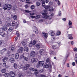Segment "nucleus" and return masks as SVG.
I'll use <instances>...</instances> for the list:
<instances>
[{
    "label": "nucleus",
    "instance_id": "26",
    "mask_svg": "<svg viewBox=\"0 0 77 77\" xmlns=\"http://www.w3.org/2000/svg\"><path fill=\"white\" fill-rule=\"evenodd\" d=\"M43 51H44V49H42L40 50V51H39V53L40 55H42V53Z\"/></svg>",
    "mask_w": 77,
    "mask_h": 77
},
{
    "label": "nucleus",
    "instance_id": "51",
    "mask_svg": "<svg viewBox=\"0 0 77 77\" xmlns=\"http://www.w3.org/2000/svg\"><path fill=\"white\" fill-rule=\"evenodd\" d=\"M43 21H44V20L43 19H41L39 21V22L42 23L43 22Z\"/></svg>",
    "mask_w": 77,
    "mask_h": 77
},
{
    "label": "nucleus",
    "instance_id": "59",
    "mask_svg": "<svg viewBox=\"0 0 77 77\" xmlns=\"http://www.w3.org/2000/svg\"><path fill=\"white\" fill-rule=\"evenodd\" d=\"M67 67H68V68H69V67H70L69 66V64L68 63H67Z\"/></svg>",
    "mask_w": 77,
    "mask_h": 77
},
{
    "label": "nucleus",
    "instance_id": "9",
    "mask_svg": "<svg viewBox=\"0 0 77 77\" xmlns=\"http://www.w3.org/2000/svg\"><path fill=\"white\" fill-rule=\"evenodd\" d=\"M10 76L11 77H14L15 76V73L13 72H11L10 73Z\"/></svg>",
    "mask_w": 77,
    "mask_h": 77
},
{
    "label": "nucleus",
    "instance_id": "63",
    "mask_svg": "<svg viewBox=\"0 0 77 77\" xmlns=\"http://www.w3.org/2000/svg\"><path fill=\"white\" fill-rule=\"evenodd\" d=\"M12 25L13 26H15V23H14V22H13L12 23Z\"/></svg>",
    "mask_w": 77,
    "mask_h": 77
},
{
    "label": "nucleus",
    "instance_id": "20",
    "mask_svg": "<svg viewBox=\"0 0 77 77\" xmlns=\"http://www.w3.org/2000/svg\"><path fill=\"white\" fill-rule=\"evenodd\" d=\"M60 47V45H59L58 47H57V45H54L52 47V48L54 50L55 49H57L58 48H59Z\"/></svg>",
    "mask_w": 77,
    "mask_h": 77
},
{
    "label": "nucleus",
    "instance_id": "47",
    "mask_svg": "<svg viewBox=\"0 0 77 77\" xmlns=\"http://www.w3.org/2000/svg\"><path fill=\"white\" fill-rule=\"evenodd\" d=\"M36 42V41L34 40L33 41L32 43V44L33 45H35Z\"/></svg>",
    "mask_w": 77,
    "mask_h": 77
},
{
    "label": "nucleus",
    "instance_id": "62",
    "mask_svg": "<svg viewBox=\"0 0 77 77\" xmlns=\"http://www.w3.org/2000/svg\"><path fill=\"white\" fill-rule=\"evenodd\" d=\"M62 20H63L64 21H66V18H64L62 19Z\"/></svg>",
    "mask_w": 77,
    "mask_h": 77
},
{
    "label": "nucleus",
    "instance_id": "44",
    "mask_svg": "<svg viewBox=\"0 0 77 77\" xmlns=\"http://www.w3.org/2000/svg\"><path fill=\"white\" fill-rule=\"evenodd\" d=\"M73 50L75 51V52H77V48L75 47L74 48Z\"/></svg>",
    "mask_w": 77,
    "mask_h": 77
},
{
    "label": "nucleus",
    "instance_id": "49",
    "mask_svg": "<svg viewBox=\"0 0 77 77\" xmlns=\"http://www.w3.org/2000/svg\"><path fill=\"white\" fill-rule=\"evenodd\" d=\"M57 2H57L58 5H59V6L60 5V2L59 0H58Z\"/></svg>",
    "mask_w": 77,
    "mask_h": 77
},
{
    "label": "nucleus",
    "instance_id": "10",
    "mask_svg": "<svg viewBox=\"0 0 77 77\" xmlns=\"http://www.w3.org/2000/svg\"><path fill=\"white\" fill-rule=\"evenodd\" d=\"M38 60V59L33 58L31 60V62L32 63H33V62H37Z\"/></svg>",
    "mask_w": 77,
    "mask_h": 77
},
{
    "label": "nucleus",
    "instance_id": "33",
    "mask_svg": "<svg viewBox=\"0 0 77 77\" xmlns=\"http://www.w3.org/2000/svg\"><path fill=\"white\" fill-rule=\"evenodd\" d=\"M27 42H24V41H23V42H22V45H26V44H27Z\"/></svg>",
    "mask_w": 77,
    "mask_h": 77
},
{
    "label": "nucleus",
    "instance_id": "31",
    "mask_svg": "<svg viewBox=\"0 0 77 77\" xmlns=\"http://www.w3.org/2000/svg\"><path fill=\"white\" fill-rule=\"evenodd\" d=\"M18 8H17V7L16 6H14L13 8V10L14 11H16V10H17V9Z\"/></svg>",
    "mask_w": 77,
    "mask_h": 77
},
{
    "label": "nucleus",
    "instance_id": "25",
    "mask_svg": "<svg viewBox=\"0 0 77 77\" xmlns=\"http://www.w3.org/2000/svg\"><path fill=\"white\" fill-rule=\"evenodd\" d=\"M24 51H29V48H28V47L25 46L24 47Z\"/></svg>",
    "mask_w": 77,
    "mask_h": 77
},
{
    "label": "nucleus",
    "instance_id": "4",
    "mask_svg": "<svg viewBox=\"0 0 77 77\" xmlns=\"http://www.w3.org/2000/svg\"><path fill=\"white\" fill-rule=\"evenodd\" d=\"M44 61H39L38 63L37 64L38 66H42L44 64Z\"/></svg>",
    "mask_w": 77,
    "mask_h": 77
},
{
    "label": "nucleus",
    "instance_id": "16",
    "mask_svg": "<svg viewBox=\"0 0 77 77\" xmlns=\"http://www.w3.org/2000/svg\"><path fill=\"white\" fill-rule=\"evenodd\" d=\"M16 34L17 37H16L15 39H18L19 38H20V34H19V32H18V31H17L16 32Z\"/></svg>",
    "mask_w": 77,
    "mask_h": 77
},
{
    "label": "nucleus",
    "instance_id": "15",
    "mask_svg": "<svg viewBox=\"0 0 77 77\" xmlns=\"http://www.w3.org/2000/svg\"><path fill=\"white\" fill-rule=\"evenodd\" d=\"M6 51V49L5 48H4L3 49L0 51V53H1V54H3V53H4L5 51Z\"/></svg>",
    "mask_w": 77,
    "mask_h": 77
},
{
    "label": "nucleus",
    "instance_id": "42",
    "mask_svg": "<svg viewBox=\"0 0 77 77\" xmlns=\"http://www.w3.org/2000/svg\"><path fill=\"white\" fill-rule=\"evenodd\" d=\"M68 24L69 25H72V22L70 20L69 21V23H68Z\"/></svg>",
    "mask_w": 77,
    "mask_h": 77
},
{
    "label": "nucleus",
    "instance_id": "58",
    "mask_svg": "<svg viewBox=\"0 0 77 77\" xmlns=\"http://www.w3.org/2000/svg\"><path fill=\"white\" fill-rule=\"evenodd\" d=\"M72 65L73 66H75V62L72 63Z\"/></svg>",
    "mask_w": 77,
    "mask_h": 77
},
{
    "label": "nucleus",
    "instance_id": "52",
    "mask_svg": "<svg viewBox=\"0 0 77 77\" xmlns=\"http://www.w3.org/2000/svg\"><path fill=\"white\" fill-rule=\"evenodd\" d=\"M72 25H69V28H72Z\"/></svg>",
    "mask_w": 77,
    "mask_h": 77
},
{
    "label": "nucleus",
    "instance_id": "60",
    "mask_svg": "<svg viewBox=\"0 0 77 77\" xmlns=\"http://www.w3.org/2000/svg\"><path fill=\"white\" fill-rule=\"evenodd\" d=\"M36 17L37 18H40V16H39V15H37Z\"/></svg>",
    "mask_w": 77,
    "mask_h": 77
},
{
    "label": "nucleus",
    "instance_id": "38",
    "mask_svg": "<svg viewBox=\"0 0 77 77\" xmlns=\"http://www.w3.org/2000/svg\"><path fill=\"white\" fill-rule=\"evenodd\" d=\"M40 5H41V4L40 3V2H36V5L37 6H39Z\"/></svg>",
    "mask_w": 77,
    "mask_h": 77
},
{
    "label": "nucleus",
    "instance_id": "50",
    "mask_svg": "<svg viewBox=\"0 0 77 77\" xmlns=\"http://www.w3.org/2000/svg\"><path fill=\"white\" fill-rule=\"evenodd\" d=\"M24 11H25V12H27L28 13H29L30 12V11H29V10H24Z\"/></svg>",
    "mask_w": 77,
    "mask_h": 77
},
{
    "label": "nucleus",
    "instance_id": "28",
    "mask_svg": "<svg viewBox=\"0 0 77 77\" xmlns=\"http://www.w3.org/2000/svg\"><path fill=\"white\" fill-rule=\"evenodd\" d=\"M15 58L16 59H18L19 58V54L17 53L15 54Z\"/></svg>",
    "mask_w": 77,
    "mask_h": 77
},
{
    "label": "nucleus",
    "instance_id": "61",
    "mask_svg": "<svg viewBox=\"0 0 77 77\" xmlns=\"http://www.w3.org/2000/svg\"><path fill=\"white\" fill-rule=\"evenodd\" d=\"M7 20L8 21H9L10 20H11V18L9 17H7Z\"/></svg>",
    "mask_w": 77,
    "mask_h": 77
},
{
    "label": "nucleus",
    "instance_id": "7",
    "mask_svg": "<svg viewBox=\"0 0 77 77\" xmlns=\"http://www.w3.org/2000/svg\"><path fill=\"white\" fill-rule=\"evenodd\" d=\"M30 67V64H26L24 66V67L23 68L24 71L25 70H27L28 68H29Z\"/></svg>",
    "mask_w": 77,
    "mask_h": 77
},
{
    "label": "nucleus",
    "instance_id": "39",
    "mask_svg": "<svg viewBox=\"0 0 77 77\" xmlns=\"http://www.w3.org/2000/svg\"><path fill=\"white\" fill-rule=\"evenodd\" d=\"M13 30V28L12 27H10L8 29V31L9 32H12Z\"/></svg>",
    "mask_w": 77,
    "mask_h": 77
},
{
    "label": "nucleus",
    "instance_id": "64",
    "mask_svg": "<svg viewBox=\"0 0 77 77\" xmlns=\"http://www.w3.org/2000/svg\"><path fill=\"white\" fill-rule=\"evenodd\" d=\"M19 77H23V75H20V74H19Z\"/></svg>",
    "mask_w": 77,
    "mask_h": 77
},
{
    "label": "nucleus",
    "instance_id": "21",
    "mask_svg": "<svg viewBox=\"0 0 77 77\" xmlns=\"http://www.w3.org/2000/svg\"><path fill=\"white\" fill-rule=\"evenodd\" d=\"M4 76L5 77H9V76H10V73H6L4 75Z\"/></svg>",
    "mask_w": 77,
    "mask_h": 77
},
{
    "label": "nucleus",
    "instance_id": "5",
    "mask_svg": "<svg viewBox=\"0 0 77 77\" xmlns=\"http://www.w3.org/2000/svg\"><path fill=\"white\" fill-rule=\"evenodd\" d=\"M20 59H23L25 61L29 60V58L26 57V56H24V55L20 56Z\"/></svg>",
    "mask_w": 77,
    "mask_h": 77
},
{
    "label": "nucleus",
    "instance_id": "56",
    "mask_svg": "<svg viewBox=\"0 0 77 77\" xmlns=\"http://www.w3.org/2000/svg\"><path fill=\"white\" fill-rule=\"evenodd\" d=\"M30 17L32 18H36V17L34 16H30Z\"/></svg>",
    "mask_w": 77,
    "mask_h": 77
},
{
    "label": "nucleus",
    "instance_id": "22",
    "mask_svg": "<svg viewBox=\"0 0 77 77\" xmlns=\"http://www.w3.org/2000/svg\"><path fill=\"white\" fill-rule=\"evenodd\" d=\"M43 35L46 39L48 37V34L47 33H43Z\"/></svg>",
    "mask_w": 77,
    "mask_h": 77
},
{
    "label": "nucleus",
    "instance_id": "8",
    "mask_svg": "<svg viewBox=\"0 0 77 77\" xmlns=\"http://www.w3.org/2000/svg\"><path fill=\"white\" fill-rule=\"evenodd\" d=\"M33 30L34 32H35L36 34L38 33V30L37 28L35 26H34L33 27Z\"/></svg>",
    "mask_w": 77,
    "mask_h": 77
},
{
    "label": "nucleus",
    "instance_id": "32",
    "mask_svg": "<svg viewBox=\"0 0 77 77\" xmlns=\"http://www.w3.org/2000/svg\"><path fill=\"white\" fill-rule=\"evenodd\" d=\"M38 72H40V73H44V71L43 69L40 70L38 71Z\"/></svg>",
    "mask_w": 77,
    "mask_h": 77
},
{
    "label": "nucleus",
    "instance_id": "13",
    "mask_svg": "<svg viewBox=\"0 0 77 77\" xmlns=\"http://www.w3.org/2000/svg\"><path fill=\"white\" fill-rule=\"evenodd\" d=\"M9 61H10L11 63H14L15 62V60H14V58L11 57L9 59Z\"/></svg>",
    "mask_w": 77,
    "mask_h": 77
},
{
    "label": "nucleus",
    "instance_id": "2",
    "mask_svg": "<svg viewBox=\"0 0 77 77\" xmlns=\"http://www.w3.org/2000/svg\"><path fill=\"white\" fill-rule=\"evenodd\" d=\"M11 8H12V5H6L5 4L3 6V9L4 10H11Z\"/></svg>",
    "mask_w": 77,
    "mask_h": 77
},
{
    "label": "nucleus",
    "instance_id": "27",
    "mask_svg": "<svg viewBox=\"0 0 77 77\" xmlns=\"http://www.w3.org/2000/svg\"><path fill=\"white\" fill-rule=\"evenodd\" d=\"M8 58L7 57H5L3 59V62H6L8 60Z\"/></svg>",
    "mask_w": 77,
    "mask_h": 77
},
{
    "label": "nucleus",
    "instance_id": "11",
    "mask_svg": "<svg viewBox=\"0 0 77 77\" xmlns=\"http://www.w3.org/2000/svg\"><path fill=\"white\" fill-rule=\"evenodd\" d=\"M36 47L37 48H40L42 47V45L41 44H36Z\"/></svg>",
    "mask_w": 77,
    "mask_h": 77
},
{
    "label": "nucleus",
    "instance_id": "54",
    "mask_svg": "<svg viewBox=\"0 0 77 77\" xmlns=\"http://www.w3.org/2000/svg\"><path fill=\"white\" fill-rule=\"evenodd\" d=\"M7 27H10V26H11V25L10 23H8L7 24Z\"/></svg>",
    "mask_w": 77,
    "mask_h": 77
},
{
    "label": "nucleus",
    "instance_id": "55",
    "mask_svg": "<svg viewBox=\"0 0 77 77\" xmlns=\"http://www.w3.org/2000/svg\"><path fill=\"white\" fill-rule=\"evenodd\" d=\"M59 16H61L62 15V13H61V11H60L59 12Z\"/></svg>",
    "mask_w": 77,
    "mask_h": 77
},
{
    "label": "nucleus",
    "instance_id": "45",
    "mask_svg": "<svg viewBox=\"0 0 77 77\" xmlns=\"http://www.w3.org/2000/svg\"><path fill=\"white\" fill-rule=\"evenodd\" d=\"M51 65H50V66L49 67V71H51Z\"/></svg>",
    "mask_w": 77,
    "mask_h": 77
},
{
    "label": "nucleus",
    "instance_id": "53",
    "mask_svg": "<svg viewBox=\"0 0 77 77\" xmlns=\"http://www.w3.org/2000/svg\"><path fill=\"white\" fill-rule=\"evenodd\" d=\"M46 62L47 63H48V62H49L50 60L49 59V58H47V59Z\"/></svg>",
    "mask_w": 77,
    "mask_h": 77
},
{
    "label": "nucleus",
    "instance_id": "40",
    "mask_svg": "<svg viewBox=\"0 0 77 77\" xmlns=\"http://www.w3.org/2000/svg\"><path fill=\"white\" fill-rule=\"evenodd\" d=\"M39 77H45V75L40 74L39 75Z\"/></svg>",
    "mask_w": 77,
    "mask_h": 77
},
{
    "label": "nucleus",
    "instance_id": "17",
    "mask_svg": "<svg viewBox=\"0 0 77 77\" xmlns=\"http://www.w3.org/2000/svg\"><path fill=\"white\" fill-rule=\"evenodd\" d=\"M23 50V47H20L19 49L18 50L17 52L21 53L22 52Z\"/></svg>",
    "mask_w": 77,
    "mask_h": 77
},
{
    "label": "nucleus",
    "instance_id": "37",
    "mask_svg": "<svg viewBox=\"0 0 77 77\" xmlns=\"http://www.w3.org/2000/svg\"><path fill=\"white\" fill-rule=\"evenodd\" d=\"M14 68L15 69L17 68V64L15 63H14Z\"/></svg>",
    "mask_w": 77,
    "mask_h": 77
},
{
    "label": "nucleus",
    "instance_id": "41",
    "mask_svg": "<svg viewBox=\"0 0 77 77\" xmlns=\"http://www.w3.org/2000/svg\"><path fill=\"white\" fill-rule=\"evenodd\" d=\"M33 45L32 43H30L29 44V47H32V46H33Z\"/></svg>",
    "mask_w": 77,
    "mask_h": 77
},
{
    "label": "nucleus",
    "instance_id": "1",
    "mask_svg": "<svg viewBox=\"0 0 77 77\" xmlns=\"http://www.w3.org/2000/svg\"><path fill=\"white\" fill-rule=\"evenodd\" d=\"M44 8L45 10H44V12L42 13V15L43 16V18H45V19L49 18H50V16H47V14H48V11H47V10L46 9L50 8V6H45L44 7Z\"/></svg>",
    "mask_w": 77,
    "mask_h": 77
},
{
    "label": "nucleus",
    "instance_id": "23",
    "mask_svg": "<svg viewBox=\"0 0 77 77\" xmlns=\"http://www.w3.org/2000/svg\"><path fill=\"white\" fill-rule=\"evenodd\" d=\"M49 11L51 12H52L54 11V9L53 8H51L49 9Z\"/></svg>",
    "mask_w": 77,
    "mask_h": 77
},
{
    "label": "nucleus",
    "instance_id": "3",
    "mask_svg": "<svg viewBox=\"0 0 77 77\" xmlns=\"http://www.w3.org/2000/svg\"><path fill=\"white\" fill-rule=\"evenodd\" d=\"M29 70L30 71H35V75H36L37 74H39V72L38 71L37 69H35L32 68H29Z\"/></svg>",
    "mask_w": 77,
    "mask_h": 77
},
{
    "label": "nucleus",
    "instance_id": "43",
    "mask_svg": "<svg viewBox=\"0 0 77 77\" xmlns=\"http://www.w3.org/2000/svg\"><path fill=\"white\" fill-rule=\"evenodd\" d=\"M2 73H5L6 72V70L5 69H2Z\"/></svg>",
    "mask_w": 77,
    "mask_h": 77
},
{
    "label": "nucleus",
    "instance_id": "36",
    "mask_svg": "<svg viewBox=\"0 0 77 77\" xmlns=\"http://www.w3.org/2000/svg\"><path fill=\"white\" fill-rule=\"evenodd\" d=\"M13 18L14 20H17V15H14L13 16Z\"/></svg>",
    "mask_w": 77,
    "mask_h": 77
},
{
    "label": "nucleus",
    "instance_id": "46",
    "mask_svg": "<svg viewBox=\"0 0 77 77\" xmlns=\"http://www.w3.org/2000/svg\"><path fill=\"white\" fill-rule=\"evenodd\" d=\"M31 9H35V6L34 5H32L31 7Z\"/></svg>",
    "mask_w": 77,
    "mask_h": 77
},
{
    "label": "nucleus",
    "instance_id": "6",
    "mask_svg": "<svg viewBox=\"0 0 77 77\" xmlns=\"http://www.w3.org/2000/svg\"><path fill=\"white\" fill-rule=\"evenodd\" d=\"M30 56L31 57H35V56H36L35 51H32L30 53Z\"/></svg>",
    "mask_w": 77,
    "mask_h": 77
},
{
    "label": "nucleus",
    "instance_id": "48",
    "mask_svg": "<svg viewBox=\"0 0 77 77\" xmlns=\"http://www.w3.org/2000/svg\"><path fill=\"white\" fill-rule=\"evenodd\" d=\"M15 48L14 47H12L11 48V50L13 51H15Z\"/></svg>",
    "mask_w": 77,
    "mask_h": 77
},
{
    "label": "nucleus",
    "instance_id": "24",
    "mask_svg": "<svg viewBox=\"0 0 77 77\" xmlns=\"http://www.w3.org/2000/svg\"><path fill=\"white\" fill-rule=\"evenodd\" d=\"M68 56H69V54L68 53L66 54L65 55V59H64V60L65 61H66V60L67 59V58L68 57Z\"/></svg>",
    "mask_w": 77,
    "mask_h": 77
},
{
    "label": "nucleus",
    "instance_id": "30",
    "mask_svg": "<svg viewBox=\"0 0 77 77\" xmlns=\"http://www.w3.org/2000/svg\"><path fill=\"white\" fill-rule=\"evenodd\" d=\"M75 63L77 64V54H75Z\"/></svg>",
    "mask_w": 77,
    "mask_h": 77
},
{
    "label": "nucleus",
    "instance_id": "14",
    "mask_svg": "<svg viewBox=\"0 0 77 77\" xmlns=\"http://www.w3.org/2000/svg\"><path fill=\"white\" fill-rule=\"evenodd\" d=\"M0 35H1L2 37H5L6 36V34L4 32H0Z\"/></svg>",
    "mask_w": 77,
    "mask_h": 77
},
{
    "label": "nucleus",
    "instance_id": "34",
    "mask_svg": "<svg viewBox=\"0 0 77 77\" xmlns=\"http://www.w3.org/2000/svg\"><path fill=\"white\" fill-rule=\"evenodd\" d=\"M44 67L45 68H49V67L48 66V64H47L46 65H44Z\"/></svg>",
    "mask_w": 77,
    "mask_h": 77
},
{
    "label": "nucleus",
    "instance_id": "35",
    "mask_svg": "<svg viewBox=\"0 0 77 77\" xmlns=\"http://www.w3.org/2000/svg\"><path fill=\"white\" fill-rule=\"evenodd\" d=\"M61 33V32L60 31H57V35L58 36H59V35H60V34Z\"/></svg>",
    "mask_w": 77,
    "mask_h": 77
},
{
    "label": "nucleus",
    "instance_id": "57",
    "mask_svg": "<svg viewBox=\"0 0 77 77\" xmlns=\"http://www.w3.org/2000/svg\"><path fill=\"white\" fill-rule=\"evenodd\" d=\"M42 6H45V2H42Z\"/></svg>",
    "mask_w": 77,
    "mask_h": 77
},
{
    "label": "nucleus",
    "instance_id": "19",
    "mask_svg": "<svg viewBox=\"0 0 77 77\" xmlns=\"http://www.w3.org/2000/svg\"><path fill=\"white\" fill-rule=\"evenodd\" d=\"M49 53L51 55V54H53V55H54L56 54V53L54 52V51H50L49 52Z\"/></svg>",
    "mask_w": 77,
    "mask_h": 77
},
{
    "label": "nucleus",
    "instance_id": "18",
    "mask_svg": "<svg viewBox=\"0 0 77 77\" xmlns=\"http://www.w3.org/2000/svg\"><path fill=\"white\" fill-rule=\"evenodd\" d=\"M3 31H5L7 30V25H5L2 28Z\"/></svg>",
    "mask_w": 77,
    "mask_h": 77
},
{
    "label": "nucleus",
    "instance_id": "12",
    "mask_svg": "<svg viewBox=\"0 0 77 77\" xmlns=\"http://www.w3.org/2000/svg\"><path fill=\"white\" fill-rule=\"evenodd\" d=\"M49 33H50V35H51V36H54L55 34L54 31L52 30L50 31L49 32Z\"/></svg>",
    "mask_w": 77,
    "mask_h": 77
},
{
    "label": "nucleus",
    "instance_id": "29",
    "mask_svg": "<svg viewBox=\"0 0 77 77\" xmlns=\"http://www.w3.org/2000/svg\"><path fill=\"white\" fill-rule=\"evenodd\" d=\"M68 35L69 37V39H73V37H72V34H69Z\"/></svg>",
    "mask_w": 77,
    "mask_h": 77
}]
</instances>
